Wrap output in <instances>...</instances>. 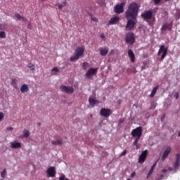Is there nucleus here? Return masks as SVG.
Listing matches in <instances>:
<instances>
[{"label":"nucleus","mask_w":180,"mask_h":180,"mask_svg":"<svg viewBox=\"0 0 180 180\" xmlns=\"http://www.w3.org/2000/svg\"><path fill=\"white\" fill-rule=\"evenodd\" d=\"M168 169H169V171H173V170H174V168L169 167H168Z\"/></svg>","instance_id":"09e8293b"},{"label":"nucleus","mask_w":180,"mask_h":180,"mask_svg":"<svg viewBox=\"0 0 180 180\" xmlns=\"http://www.w3.org/2000/svg\"><path fill=\"white\" fill-rule=\"evenodd\" d=\"M156 165H157V161L152 165L149 172H150L152 173L154 172V169L155 168Z\"/></svg>","instance_id":"c85d7f7f"},{"label":"nucleus","mask_w":180,"mask_h":180,"mask_svg":"<svg viewBox=\"0 0 180 180\" xmlns=\"http://www.w3.org/2000/svg\"><path fill=\"white\" fill-rule=\"evenodd\" d=\"M126 154H127V150H124L121 153V155H122V156L126 155Z\"/></svg>","instance_id":"58836bf2"},{"label":"nucleus","mask_w":180,"mask_h":180,"mask_svg":"<svg viewBox=\"0 0 180 180\" xmlns=\"http://www.w3.org/2000/svg\"><path fill=\"white\" fill-rule=\"evenodd\" d=\"M7 131H12V130H13V127H7L6 129Z\"/></svg>","instance_id":"79ce46f5"},{"label":"nucleus","mask_w":180,"mask_h":180,"mask_svg":"<svg viewBox=\"0 0 180 180\" xmlns=\"http://www.w3.org/2000/svg\"><path fill=\"white\" fill-rule=\"evenodd\" d=\"M100 115L103 117H109L112 115V110L109 108H102L100 110Z\"/></svg>","instance_id":"6e6552de"},{"label":"nucleus","mask_w":180,"mask_h":180,"mask_svg":"<svg viewBox=\"0 0 180 180\" xmlns=\"http://www.w3.org/2000/svg\"><path fill=\"white\" fill-rule=\"evenodd\" d=\"M91 20L93 22H95L96 23H98V20L96 18H91Z\"/></svg>","instance_id":"c9c22d12"},{"label":"nucleus","mask_w":180,"mask_h":180,"mask_svg":"<svg viewBox=\"0 0 180 180\" xmlns=\"http://www.w3.org/2000/svg\"><path fill=\"white\" fill-rule=\"evenodd\" d=\"M51 144L52 146H63V141L60 140L53 141Z\"/></svg>","instance_id":"393cba45"},{"label":"nucleus","mask_w":180,"mask_h":180,"mask_svg":"<svg viewBox=\"0 0 180 180\" xmlns=\"http://www.w3.org/2000/svg\"><path fill=\"white\" fill-rule=\"evenodd\" d=\"M100 54L102 56V57H105V56L108 55V53H109V48L108 47H101L99 49Z\"/></svg>","instance_id":"2eb2a0df"},{"label":"nucleus","mask_w":180,"mask_h":180,"mask_svg":"<svg viewBox=\"0 0 180 180\" xmlns=\"http://www.w3.org/2000/svg\"><path fill=\"white\" fill-rule=\"evenodd\" d=\"M161 30H172V24L165 23L162 26Z\"/></svg>","instance_id":"a211bd4d"},{"label":"nucleus","mask_w":180,"mask_h":180,"mask_svg":"<svg viewBox=\"0 0 180 180\" xmlns=\"http://www.w3.org/2000/svg\"><path fill=\"white\" fill-rule=\"evenodd\" d=\"M166 1H169V0H166Z\"/></svg>","instance_id":"13d9d810"},{"label":"nucleus","mask_w":180,"mask_h":180,"mask_svg":"<svg viewBox=\"0 0 180 180\" xmlns=\"http://www.w3.org/2000/svg\"><path fill=\"white\" fill-rule=\"evenodd\" d=\"M132 137H141L143 136V127H138L131 131Z\"/></svg>","instance_id":"39448f33"},{"label":"nucleus","mask_w":180,"mask_h":180,"mask_svg":"<svg viewBox=\"0 0 180 180\" xmlns=\"http://www.w3.org/2000/svg\"><path fill=\"white\" fill-rule=\"evenodd\" d=\"M89 65V64L86 62L83 63L82 65V68L83 70H86V68H88V66Z\"/></svg>","instance_id":"c756f323"},{"label":"nucleus","mask_w":180,"mask_h":180,"mask_svg":"<svg viewBox=\"0 0 180 180\" xmlns=\"http://www.w3.org/2000/svg\"><path fill=\"white\" fill-rule=\"evenodd\" d=\"M141 137L136 136V139H135V141H136V142L139 143V141H140V139H141Z\"/></svg>","instance_id":"c03bdc74"},{"label":"nucleus","mask_w":180,"mask_h":180,"mask_svg":"<svg viewBox=\"0 0 180 180\" xmlns=\"http://www.w3.org/2000/svg\"><path fill=\"white\" fill-rule=\"evenodd\" d=\"M100 37H101V39H105V34H103V33H101Z\"/></svg>","instance_id":"49530a36"},{"label":"nucleus","mask_w":180,"mask_h":180,"mask_svg":"<svg viewBox=\"0 0 180 180\" xmlns=\"http://www.w3.org/2000/svg\"><path fill=\"white\" fill-rule=\"evenodd\" d=\"M161 53H162V55L161 56V60H162L167 56V53H168V48L165 49V46L161 45L158 52V56H160Z\"/></svg>","instance_id":"423d86ee"},{"label":"nucleus","mask_w":180,"mask_h":180,"mask_svg":"<svg viewBox=\"0 0 180 180\" xmlns=\"http://www.w3.org/2000/svg\"><path fill=\"white\" fill-rule=\"evenodd\" d=\"M61 5L63 8L64 6H67V1H62Z\"/></svg>","instance_id":"f704fd0d"},{"label":"nucleus","mask_w":180,"mask_h":180,"mask_svg":"<svg viewBox=\"0 0 180 180\" xmlns=\"http://www.w3.org/2000/svg\"><path fill=\"white\" fill-rule=\"evenodd\" d=\"M138 143H139V142H137V141H134L133 142V146H136V150H139V149L140 148V147L139 146V145H137Z\"/></svg>","instance_id":"72a5a7b5"},{"label":"nucleus","mask_w":180,"mask_h":180,"mask_svg":"<svg viewBox=\"0 0 180 180\" xmlns=\"http://www.w3.org/2000/svg\"><path fill=\"white\" fill-rule=\"evenodd\" d=\"M89 103L90 106H95V105L99 103V101H98V100L94 99L93 98H89Z\"/></svg>","instance_id":"5701e85b"},{"label":"nucleus","mask_w":180,"mask_h":180,"mask_svg":"<svg viewBox=\"0 0 180 180\" xmlns=\"http://www.w3.org/2000/svg\"><path fill=\"white\" fill-rule=\"evenodd\" d=\"M120 20V18L119 16H113L109 20L108 25H116V23H119Z\"/></svg>","instance_id":"4468645a"},{"label":"nucleus","mask_w":180,"mask_h":180,"mask_svg":"<svg viewBox=\"0 0 180 180\" xmlns=\"http://www.w3.org/2000/svg\"><path fill=\"white\" fill-rule=\"evenodd\" d=\"M163 178H164V174H160V178L157 179V180H162Z\"/></svg>","instance_id":"a18cd8bd"},{"label":"nucleus","mask_w":180,"mask_h":180,"mask_svg":"<svg viewBox=\"0 0 180 180\" xmlns=\"http://www.w3.org/2000/svg\"><path fill=\"white\" fill-rule=\"evenodd\" d=\"M28 68H30V70L32 71V72H34V71H36L35 65L32 63H28Z\"/></svg>","instance_id":"bb28decb"},{"label":"nucleus","mask_w":180,"mask_h":180,"mask_svg":"<svg viewBox=\"0 0 180 180\" xmlns=\"http://www.w3.org/2000/svg\"><path fill=\"white\" fill-rule=\"evenodd\" d=\"M111 53H113V51H111Z\"/></svg>","instance_id":"5fc2aeb1"},{"label":"nucleus","mask_w":180,"mask_h":180,"mask_svg":"<svg viewBox=\"0 0 180 180\" xmlns=\"http://www.w3.org/2000/svg\"><path fill=\"white\" fill-rule=\"evenodd\" d=\"M158 86H156L153 88L150 96V98H154V96H155V94H157V91H158Z\"/></svg>","instance_id":"b1692460"},{"label":"nucleus","mask_w":180,"mask_h":180,"mask_svg":"<svg viewBox=\"0 0 180 180\" xmlns=\"http://www.w3.org/2000/svg\"><path fill=\"white\" fill-rule=\"evenodd\" d=\"M4 117H5L4 112H0V122H2V120H4Z\"/></svg>","instance_id":"2f4dec72"},{"label":"nucleus","mask_w":180,"mask_h":180,"mask_svg":"<svg viewBox=\"0 0 180 180\" xmlns=\"http://www.w3.org/2000/svg\"><path fill=\"white\" fill-rule=\"evenodd\" d=\"M120 123H123V120L120 119Z\"/></svg>","instance_id":"3c124183"},{"label":"nucleus","mask_w":180,"mask_h":180,"mask_svg":"<svg viewBox=\"0 0 180 180\" xmlns=\"http://www.w3.org/2000/svg\"><path fill=\"white\" fill-rule=\"evenodd\" d=\"M57 6H58V9H60V11H62L63 8H64L62 4H58Z\"/></svg>","instance_id":"4c0bfd02"},{"label":"nucleus","mask_w":180,"mask_h":180,"mask_svg":"<svg viewBox=\"0 0 180 180\" xmlns=\"http://www.w3.org/2000/svg\"><path fill=\"white\" fill-rule=\"evenodd\" d=\"M46 174L49 176V178H54V176H56V167H51L47 169L46 170Z\"/></svg>","instance_id":"9b49d317"},{"label":"nucleus","mask_w":180,"mask_h":180,"mask_svg":"<svg viewBox=\"0 0 180 180\" xmlns=\"http://www.w3.org/2000/svg\"><path fill=\"white\" fill-rule=\"evenodd\" d=\"M174 98H175V99H178V98H179V93L176 92L174 94Z\"/></svg>","instance_id":"e433bc0d"},{"label":"nucleus","mask_w":180,"mask_h":180,"mask_svg":"<svg viewBox=\"0 0 180 180\" xmlns=\"http://www.w3.org/2000/svg\"><path fill=\"white\" fill-rule=\"evenodd\" d=\"M28 29H32V24L30 23L28 24Z\"/></svg>","instance_id":"de8ad7c7"},{"label":"nucleus","mask_w":180,"mask_h":180,"mask_svg":"<svg viewBox=\"0 0 180 180\" xmlns=\"http://www.w3.org/2000/svg\"><path fill=\"white\" fill-rule=\"evenodd\" d=\"M127 180H131L130 179H127Z\"/></svg>","instance_id":"6e6d98bb"},{"label":"nucleus","mask_w":180,"mask_h":180,"mask_svg":"<svg viewBox=\"0 0 180 180\" xmlns=\"http://www.w3.org/2000/svg\"><path fill=\"white\" fill-rule=\"evenodd\" d=\"M134 176H136V172H133L131 174V178H134Z\"/></svg>","instance_id":"a19ab883"},{"label":"nucleus","mask_w":180,"mask_h":180,"mask_svg":"<svg viewBox=\"0 0 180 180\" xmlns=\"http://www.w3.org/2000/svg\"><path fill=\"white\" fill-rule=\"evenodd\" d=\"M15 16L18 20H22V22H27V19H26V18L20 15V14L18 13L15 14Z\"/></svg>","instance_id":"4be33fe9"},{"label":"nucleus","mask_w":180,"mask_h":180,"mask_svg":"<svg viewBox=\"0 0 180 180\" xmlns=\"http://www.w3.org/2000/svg\"><path fill=\"white\" fill-rule=\"evenodd\" d=\"M11 148H20L22 147V143L20 142H11Z\"/></svg>","instance_id":"6ab92c4d"},{"label":"nucleus","mask_w":180,"mask_h":180,"mask_svg":"<svg viewBox=\"0 0 180 180\" xmlns=\"http://www.w3.org/2000/svg\"><path fill=\"white\" fill-rule=\"evenodd\" d=\"M58 72H60V70L58 69V68H53L51 70V75H57V74H58Z\"/></svg>","instance_id":"a878e982"},{"label":"nucleus","mask_w":180,"mask_h":180,"mask_svg":"<svg viewBox=\"0 0 180 180\" xmlns=\"http://www.w3.org/2000/svg\"><path fill=\"white\" fill-rule=\"evenodd\" d=\"M5 175H6V169H4V171L1 172V178H5Z\"/></svg>","instance_id":"7c9ffc66"},{"label":"nucleus","mask_w":180,"mask_h":180,"mask_svg":"<svg viewBox=\"0 0 180 180\" xmlns=\"http://www.w3.org/2000/svg\"><path fill=\"white\" fill-rule=\"evenodd\" d=\"M0 39H6V33L5 32H0Z\"/></svg>","instance_id":"cd10ccee"},{"label":"nucleus","mask_w":180,"mask_h":180,"mask_svg":"<svg viewBox=\"0 0 180 180\" xmlns=\"http://www.w3.org/2000/svg\"><path fill=\"white\" fill-rule=\"evenodd\" d=\"M128 56L131 63H134V61H136V56L131 49L128 50Z\"/></svg>","instance_id":"f3484780"},{"label":"nucleus","mask_w":180,"mask_h":180,"mask_svg":"<svg viewBox=\"0 0 180 180\" xmlns=\"http://www.w3.org/2000/svg\"><path fill=\"white\" fill-rule=\"evenodd\" d=\"M162 172H163L164 174H165V172H167V169H164L162 170Z\"/></svg>","instance_id":"8fccbe9b"},{"label":"nucleus","mask_w":180,"mask_h":180,"mask_svg":"<svg viewBox=\"0 0 180 180\" xmlns=\"http://www.w3.org/2000/svg\"><path fill=\"white\" fill-rule=\"evenodd\" d=\"M171 153V148L170 146H168L165 150L164 151L162 156V161H164L165 160H167L168 158V155H169Z\"/></svg>","instance_id":"ddd939ff"},{"label":"nucleus","mask_w":180,"mask_h":180,"mask_svg":"<svg viewBox=\"0 0 180 180\" xmlns=\"http://www.w3.org/2000/svg\"><path fill=\"white\" fill-rule=\"evenodd\" d=\"M140 6L136 2H132L129 4L128 9L125 12V17L127 20L125 26V31L130 32L134 29L136 23H137V16H139V11Z\"/></svg>","instance_id":"f257e3e1"},{"label":"nucleus","mask_w":180,"mask_h":180,"mask_svg":"<svg viewBox=\"0 0 180 180\" xmlns=\"http://www.w3.org/2000/svg\"><path fill=\"white\" fill-rule=\"evenodd\" d=\"M39 126H40V123H39Z\"/></svg>","instance_id":"4d7b16f0"},{"label":"nucleus","mask_w":180,"mask_h":180,"mask_svg":"<svg viewBox=\"0 0 180 180\" xmlns=\"http://www.w3.org/2000/svg\"><path fill=\"white\" fill-rule=\"evenodd\" d=\"M11 85H12L13 86L16 85V79H12Z\"/></svg>","instance_id":"473e14b6"},{"label":"nucleus","mask_w":180,"mask_h":180,"mask_svg":"<svg viewBox=\"0 0 180 180\" xmlns=\"http://www.w3.org/2000/svg\"><path fill=\"white\" fill-rule=\"evenodd\" d=\"M20 91L22 94H25V92H29V86L26 84H23L20 87Z\"/></svg>","instance_id":"aec40b11"},{"label":"nucleus","mask_w":180,"mask_h":180,"mask_svg":"<svg viewBox=\"0 0 180 180\" xmlns=\"http://www.w3.org/2000/svg\"><path fill=\"white\" fill-rule=\"evenodd\" d=\"M141 18H143L144 20L151 19V18H153V11L151 10L146 11L144 13L141 14Z\"/></svg>","instance_id":"9d476101"},{"label":"nucleus","mask_w":180,"mask_h":180,"mask_svg":"<svg viewBox=\"0 0 180 180\" xmlns=\"http://www.w3.org/2000/svg\"><path fill=\"white\" fill-rule=\"evenodd\" d=\"M60 89L61 92H65V94H74V88L72 86H60Z\"/></svg>","instance_id":"0eeeda50"},{"label":"nucleus","mask_w":180,"mask_h":180,"mask_svg":"<svg viewBox=\"0 0 180 180\" xmlns=\"http://www.w3.org/2000/svg\"><path fill=\"white\" fill-rule=\"evenodd\" d=\"M124 6H126V4L124 2H122L120 4H117L114 7V12L115 13H123L124 12Z\"/></svg>","instance_id":"20e7f679"},{"label":"nucleus","mask_w":180,"mask_h":180,"mask_svg":"<svg viewBox=\"0 0 180 180\" xmlns=\"http://www.w3.org/2000/svg\"><path fill=\"white\" fill-rule=\"evenodd\" d=\"M178 137H180V131H179Z\"/></svg>","instance_id":"603ef678"},{"label":"nucleus","mask_w":180,"mask_h":180,"mask_svg":"<svg viewBox=\"0 0 180 180\" xmlns=\"http://www.w3.org/2000/svg\"><path fill=\"white\" fill-rule=\"evenodd\" d=\"M151 174H153V172H150L148 173L146 178H150V176H151Z\"/></svg>","instance_id":"37998d69"},{"label":"nucleus","mask_w":180,"mask_h":180,"mask_svg":"<svg viewBox=\"0 0 180 180\" xmlns=\"http://www.w3.org/2000/svg\"><path fill=\"white\" fill-rule=\"evenodd\" d=\"M98 72V68H91L88 70L86 73L85 74V77L87 79H89L92 77V75H95Z\"/></svg>","instance_id":"1a4fd4ad"},{"label":"nucleus","mask_w":180,"mask_h":180,"mask_svg":"<svg viewBox=\"0 0 180 180\" xmlns=\"http://www.w3.org/2000/svg\"><path fill=\"white\" fill-rule=\"evenodd\" d=\"M39 1H44V0H39Z\"/></svg>","instance_id":"864d4df0"},{"label":"nucleus","mask_w":180,"mask_h":180,"mask_svg":"<svg viewBox=\"0 0 180 180\" xmlns=\"http://www.w3.org/2000/svg\"><path fill=\"white\" fill-rule=\"evenodd\" d=\"M153 1H154V4L158 5V4H160V2H161V0H153Z\"/></svg>","instance_id":"ea45409f"},{"label":"nucleus","mask_w":180,"mask_h":180,"mask_svg":"<svg viewBox=\"0 0 180 180\" xmlns=\"http://www.w3.org/2000/svg\"><path fill=\"white\" fill-rule=\"evenodd\" d=\"M125 41L127 44H134L136 42V37H134V33H127L125 36Z\"/></svg>","instance_id":"7ed1b4c3"},{"label":"nucleus","mask_w":180,"mask_h":180,"mask_svg":"<svg viewBox=\"0 0 180 180\" xmlns=\"http://www.w3.org/2000/svg\"><path fill=\"white\" fill-rule=\"evenodd\" d=\"M148 154V150H145L142 151L141 154L139 155V162H144L146 161V158H147V155Z\"/></svg>","instance_id":"f8f14e48"},{"label":"nucleus","mask_w":180,"mask_h":180,"mask_svg":"<svg viewBox=\"0 0 180 180\" xmlns=\"http://www.w3.org/2000/svg\"><path fill=\"white\" fill-rule=\"evenodd\" d=\"M30 136V132H29V130L27 129H24L22 132V135L20 136V139H27Z\"/></svg>","instance_id":"412c9836"},{"label":"nucleus","mask_w":180,"mask_h":180,"mask_svg":"<svg viewBox=\"0 0 180 180\" xmlns=\"http://www.w3.org/2000/svg\"><path fill=\"white\" fill-rule=\"evenodd\" d=\"M84 48L82 47L77 48L75 50V53L74 56L70 57V61L71 62L77 61V60H78V58H79V57H81V56L84 54Z\"/></svg>","instance_id":"f03ea898"},{"label":"nucleus","mask_w":180,"mask_h":180,"mask_svg":"<svg viewBox=\"0 0 180 180\" xmlns=\"http://www.w3.org/2000/svg\"><path fill=\"white\" fill-rule=\"evenodd\" d=\"M179 166H180V154L177 153L175 157V162H174V167L178 169V168H179Z\"/></svg>","instance_id":"dca6fc26"}]
</instances>
